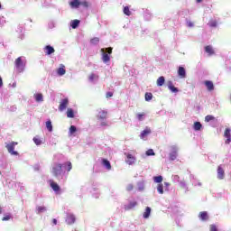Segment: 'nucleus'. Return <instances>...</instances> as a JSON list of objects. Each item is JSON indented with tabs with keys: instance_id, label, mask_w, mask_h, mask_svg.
Here are the masks:
<instances>
[{
	"instance_id": "f257e3e1",
	"label": "nucleus",
	"mask_w": 231,
	"mask_h": 231,
	"mask_svg": "<svg viewBox=\"0 0 231 231\" xmlns=\"http://www.w3.org/2000/svg\"><path fill=\"white\" fill-rule=\"evenodd\" d=\"M101 51V60L104 64H107L111 60V53H113V49L111 47L103 48L100 50Z\"/></svg>"
},
{
	"instance_id": "f03ea898",
	"label": "nucleus",
	"mask_w": 231,
	"mask_h": 231,
	"mask_svg": "<svg viewBox=\"0 0 231 231\" xmlns=\"http://www.w3.org/2000/svg\"><path fill=\"white\" fill-rule=\"evenodd\" d=\"M51 172L55 178L61 177L62 179V175L64 174V171H62V164L54 162L51 166Z\"/></svg>"
},
{
	"instance_id": "7ed1b4c3",
	"label": "nucleus",
	"mask_w": 231,
	"mask_h": 231,
	"mask_svg": "<svg viewBox=\"0 0 231 231\" xmlns=\"http://www.w3.org/2000/svg\"><path fill=\"white\" fill-rule=\"evenodd\" d=\"M96 116L97 119L100 122L101 127H107V121H106V118H107V111L97 109V114Z\"/></svg>"
},
{
	"instance_id": "20e7f679",
	"label": "nucleus",
	"mask_w": 231,
	"mask_h": 231,
	"mask_svg": "<svg viewBox=\"0 0 231 231\" xmlns=\"http://www.w3.org/2000/svg\"><path fill=\"white\" fill-rule=\"evenodd\" d=\"M14 67L18 73H23L26 68V59L24 57H19L14 60Z\"/></svg>"
},
{
	"instance_id": "39448f33",
	"label": "nucleus",
	"mask_w": 231,
	"mask_h": 231,
	"mask_svg": "<svg viewBox=\"0 0 231 231\" xmlns=\"http://www.w3.org/2000/svg\"><path fill=\"white\" fill-rule=\"evenodd\" d=\"M15 145H17V142H11L5 145V148L11 156H19V152L14 151Z\"/></svg>"
},
{
	"instance_id": "423d86ee",
	"label": "nucleus",
	"mask_w": 231,
	"mask_h": 231,
	"mask_svg": "<svg viewBox=\"0 0 231 231\" xmlns=\"http://www.w3.org/2000/svg\"><path fill=\"white\" fill-rule=\"evenodd\" d=\"M171 152H170V160H171V162H174V160H176V158H178V151L179 148L176 145H173L171 147Z\"/></svg>"
},
{
	"instance_id": "0eeeda50",
	"label": "nucleus",
	"mask_w": 231,
	"mask_h": 231,
	"mask_svg": "<svg viewBox=\"0 0 231 231\" xmlns=\"http://www.w3.org/2000/svg\"><path fill=\"white\" fill-rule=\"evenodd\" d=\"M50 187L52 189V190L55 191V194H60V186L57 184V182H54L53 180H49Z\"/></svg>"
},
{
	"instance_id": "6e6552de",
	"label": "nucleus",
	"mask_w": 231,
	"mask_h": 231,
	"mask_svg": "<svg viewBox=\"0 0 231 231\" xmlns=\"http://www.w3.org/2000/svg\"><path fill=\"white\" fill-rule=\"evenodd\" d=\"M126 156L125 162L127 165H134L136 162V157L133 156L131 153H125Z\"/></svg>"
},
{
	"instance_id": "1a4fd4ad",
	"label": "nucleus",
	"mask_w": 231,
	"mask_h": 231,
	"mask_svg": "<svg viewBox=\"0 0 231 231\" xmlns=\"http://www.w3.org/2000/svg\"><path fill=\"white\" fill-rule=\"evenodd\" d=\"M69 105V100L68 98H64L60 101L59 106V111H65V109Z\"/></svg>"
},
{
	"instance_id": "9d476101",
	"label": "nucleus",
	"mask_w": 231,
	"mask_h": 231,
	"mask_svg": "<svg viewBox=\"0 0 231 231\" xmlns=\"http://www.w3.org/2000/svg\"><path fill=\"white\" fill-rule=\"evenodd\" d=\"M151 133H152V130H151V128H149V127H146V129H144L140 134L141 140H147V136H149V134H151Z\"/></svg>"
},
{
	"instance_id": "9b49d317",
	"label": "nucleus",
	"mask_w": 231,
	"mask_h": 231,
	"mask_svg": "<svg viewBox=\"0 0 231 231\" xmlns=\"http://www.w3.org/2000/svg\"><path fill=\"white\" fill-rule=\"evenodd\" d=\"M76 219L77 218L75 217V215L69 213L67 215L66 223H67V225H73V223H75Z\"/></svg>"
},
{
	"instance_id": "f8f14e48",
	"label": "nucleus",
	"mask_w": 231,
	"mask_h": 231,
	"mask_svg": "<svg viewBox=\"0 0 231 231\" xmlns=\"http://www.w3.org/2000/svg\"><path fill=\"white\" fill-rule=\"evenodd\" d=\"M45 55H51L55 53V49L51 45H47L44 47Z\"/></svg>"
},
{
	"instance_id": "ddd939ff",
	"label": "nucleus",
	"mask_w": 231,
	"mask_h": 231,
	"mask_svg": "<svg viewBox=\"0 0 231 231\" xmlns=\"http://www.w3.org/2000/svg\"><path fill=\"white\" fill-rule=\"evenodd\" d=\"M137 190L139 192H143L145 190V180H140L137 182Z\"/></svg>"
},
{
	"instance_id": "4468645a",
	"label": "nucleus",
	"mask_w": 231,
	"mask_h": 231,
	"mask_svg": "<svg viewBox=\"0 0 231 231\" xmlns=\"http://www.w3.org/2000/svg\"><path fill=\"white\" fill-rule=\"evenodd\" d=\"M217 179L225 180V170H223V167L221 166H218L217 168Z\"/></svg>"
},
{
	"instance_id": "2eb2a0df",
	"label": "nucleus",
	"mask_w": 231,
	"mask_h": 231,
	"mask_svg": "<svg viewBox=\"0 0 231 231\" xmlns=\"http://www.w3.org/2000/svg\"><path fill=\"white\" fill-rule=\"evenodd\" d=\"M138 205V202L136 201H131L127 205L125 206V210H131L134 208Z\"/></svg>"
},
{
	"instance_id": "dca6fc26",
	"label": "nucleus",
	"mask_w": 231,
	"mask_h": 231,
	"mask_svg": "<svg viewBox=\"0 0 231 231\" xmlns=\"http://www.w3.org/2000/svg\"><path fill=\"white\" fill-rule=\"evenodd\" d=\"M57 74L59 77H63V75H66V69L64 65H60V67L57 69Z\"/></svg>"
},
{
	"instance_id": "f3484780",
	"label": "nucleus",
	"mask_w": 231,
	"mask_h": 231,
	"mask_svg": "<svg viewBox=\"0 0 231 231\" xmlns=\"http://www.w3.org/2000/svg\"><path fill=\"white\" fill-rule=\"evenodd\" d=\"M224 136H225V138H226V143H230V142H231L230 128L226 129V131L224 133Z\"/></svg>"
},
{
	"instance_id": "a211bd4d",
	"label": "nucleus",
	"mask_w": 231,
	"mask_h": 231,
	"mask_svg": "<svg viewBox=\"0 0 231 231\" xmlns=\"http://www.w3.org/2000/svg\"><path fill=\"white\" fill-rule=\"evenodd\" d=\"M179 77H181V79H185L187 77V72L185 71V68L180 67L178 70Z\"/></svg>"
},
{
	"instance_id": "6ab92c4d",
	"label": "nucleus",
	"mask_w": 231,
	"mask_h": 231,
	"mask_svg": "<svg viewBox=\"0 0 231 231\" xmlns=\"http://www.w3.org/2000/svg\"><path fill=\"white\" fill-rule=\"evenodd\" d=\"M205 86L208 88V91H214V83L212 81L206 80Z\"/></svg>"
},
{
	"instance_id": "aec40b11",
	"label": "nucleus",
	"mask_w": 231,
	"mask_h": 231,
	"mask_svg": "<svg viewBox=\"0 0 231 231\" xmlns=\"http://www.w3.org/2000/svg\"><path fill=\"white\" fill-rule=\"evenodd\" d=\"M168 88L170 89V91H171V93H178V88L174 87V85L172 84V81H169L168 82Z\"/></svg>"
},
{
	"instance_id": "412c9836",
	"label": "nucleus",
	"mask_w": 231,
	"mask_h": 231,
	"mask_svg": "<svg viewBox=\"0 0 231 231\" xmlns=\"http://www.w3.org/2000/svg\"><path fill=\"white\" fill-rule=\"evenodd\" d=\"M199 217V219H201V221H208V214L207 213V211L200 212Z\"/></svg>"
},
{
	"instance_id": "4be33fe9",
	"label": "nucleus",
	"mask_w": 231,
	"mask_h": 231,
	"mask_svg": "<svg viewBox=\"0 0 231 231\" xmlns=\"http://www.w3.org/2000/svg\"><path fill=\"white\" fill-rule=\"evenodd\" d=\"M102 165H104L107 171H111V162H109L107 159L102 160Z\"/></svg>"
},
{
	"instance_id": "5701e85b",
	"label": "nucleus",
	"mask_w": 231,
	"mask_h": 231,
	"mask_svg": "<svg viewBox=\"0 0 231 231\" xmlns=\"http://www.w3.org/2000/svg\"><path fill=\"white\" fill-rule=\"evenodd\" d=\"M69 5L71 8H79L80 6V0H72Z\"/></svg>"
},
{
	"instance_id": "b1692460",
	"label": "nucleus",
	"mask_w": 231,
	"mask_h": 231,
	"mask_svg": "<svg viewBox=\"0 0 231 231\" xmlns=\"http://www.w3.org/2000/svg\"><path fill=\"white\" fill-rule=\"evenodd\" d=\"M79 24H80L79 20H73L70 22V26L73 28V30H76V28H79Z\"/></svg>"
},
{
	"instance_id": "393cba45",
	"label": "nucleus",
	"mask_w": 231,
	"mask_h": 231,
	"mask_svg": "<svg viewBox=\"0 0 231 231\" xmlns=\"http://www.w3.org/2000/svg\"><path fill=\"white\" fill-rule=\"evenodd\" d=\"M88 80L89 82H97V80H98V75L95 73L90 74L88 77Z\"/></svg>"
},
{
	"instance_id": "a878e982",
	"label": "nucleus",
	"mask_w": 231,
	"mask_h": 231,
	"mask_svg": "<svg viewBox=\"0 0 231 231\" xmlns=\"http://www.w3.org/2000/svg\"><path fill=\"white\" fill-rule=\"evenodd\" d=\"M34 99L37 102H44V97H42V94H41V93L34 94Z\"/></svg>"
},
{
	"instance_id": "bb28decb",
	"label": "nucleus",
	"mask_w": 231,
	"mask_h": 231,
	"mask_svg": "<svg viewBox=\"0 0 231 231\" xmlns=\"http://www.w3.org/2000/svg\"><path fill=\"white\" fill-rule=\"evenodd\" d=\"M203 128V125H201L199 122H195L193 125L194 131H201Z\"/></svg>"
},
{
	"instance_id": "cd10ccee",
	"label": "nucleus",
	"mask_w": 231,
	"mask_h": 231,
	"mask_svg": "<svg viewBox=\"0 0 231 231\" xmlns=\"http://www.w3.org/2000/svg\"><path fill=\"white\" fill-rule=\"evenodd\" d=\"M150 216H151V208L146 207L145 211L143 215V217H144V219H149Z\"/></svg>"
},
{
	"instance_id": "c85d7f7f",
	"label": "nucleus",
	"mask_w": 231,
	"mask_h": 231,
	"mask_svg": "<svg viewBox=\"0 0 231 231\" xmlns=\"http://www.w3.org/2000/svg\"><path fill=\"white\" fill-rule=\"evenodd\" d=\"M46 210H48V208L44 206H38L36 208L37 214H42L43 212H46Z\"/></svg>"
},
{
	"instance_id": "c756f323",
	"label": "nucleus",
	"mask_w": 231,
	"mask_h": 231,
	"mask_svg": "<svg viewBox=\"0 0 231 231\" xmlns=\"http://www.w3.org/2000/svg\"><path fill=\"white\" fill-rule=\"evenodd\" d=\"M205 51H206V53H208L209 55H214V49L210 45H208L205 47Z\"/></svg>"
},
{
	"instance_id": "7c9ffc66",
	"label": "nucleus",
	"mask_w": 231,
	"mask_h": 231,
	"mask_svg": "<svg viewBox=\"0 0 231 231\" xmlns=\"http://www.w3.org/2000/svg\"><path fill=\"white\" fill-rule=\"evenodd\" d=\"M165 84V78L163 76H161L158 79H157V86L162 87Z\"/></svg>"
},
{
	"instance_id": "2f4dec72",
	"label": "nucleus",
	"mask_w": 231,
	"mask_h": 231,
	"mask_svg": "<svg viewBox=\"0 0 231 231\" xmlns=\"http://www.w3.org/2000/svg\"><path fill=\"white\" fill-rule=\"evenodd\" d=\"M67 116L68 118H75V113L73 112V109L68 108Z\"/></svg>"
},
{
	"instance_id": "473e14b6",
	"label": "nucleus",
	"mask_w": 231,
	"mask_h": 231,
	"mask_svg": "<svg viewBox=\"0 0 231 231\" xmlns=\"http://www.w3.org/2000/svg\"><path fill=\"white\" fill-rule=\"evenodd\" d=\"M136 119H137L139 122H143V120H145V113L137 114V115H136Z\"/></svg>"
},
{
	"instance_id": "72a5a7b5",
	"label": "nucleus",
	"mask_w": 231,
	"mask_h": 231,
	"mask_svg": "<svg viewBox=\"0 0 231 231\" xmlns=\"http://www.w3.org/2000/svg\"><path fill=\"white\" fill-rule=\"evenodd\" d=\"M75 133H77V126L71 125L69 127V134L70 136H73V134H75Z\"/></svg>"
},
{
	"instance_id": "f704fd0d",
	"label": "nucleus",
	"mask_w": 231,
	"mask_h": 231,
	"mask_svg": "<svg viewBox=\"0 0 231 231\" xmlns=\"http://www.w3.org/2000/svg\"><path fill=\"white\" fill-rule=\"evenodd\" d=\"M46 128L48 129L49 133H51L53 131V125H51V121L46 122Z\"/></svg>"
},
{
	"instance_id": "c9c22d12",
	"label": "nucleus",
	"mask_w": 231,
	"mask_h": 231,
	"mask_svg": "<svg viewBox=\"0 0 231 231\" xmlns=\"http://www.w3.org/2000/svg\"><path fill=\"white\" fill-rule=\"evenodd\" d=\"M100 42V39L98 37H95L90 40V43L93 44L94 46H97Z\"/></svg>"
},
{
	"instance_id": "e433bc0d",
	"label": "nucleus",
	"mask_w": 231,
	"mask_h": 231,
	"mask_svg": "<svg viewBox=\"0 0 231 231\" xmlns=\"http://www.w3.org/2000/svg\"><path fill=\"white\" fill-rule=\"evenodd\" d=\"M154 183H162L163 177L162 175L153 177Z\"/></svg>"
},
{
	"instance_id": "4c0bfd02",
	"label": "nucleus",
	"mask_w": 231,
	"mask_h": 231,
	"mask_svg": "<svg viewBox=\"0 0 231 231\" xmlns=\"http://www.w3.org/2000/svg\"><path fill=\"white\" fill-rule=\"evenodd\" d=\"M63 165H64V167L67 166V172H69L71 171V169H73V166L70 162H67Z\"/></svg>"
},
{
	"instance_id": "58836bf2",
	"label": "nucleus",
	"mask_w": 231,
	"mask_h": 231,
	"mask_svg": "<svg viewBox=\"0 0 231 231\" xmlns=\"http://www.w3.org/2000/svg\"><path fill=\"white\" fill-rule=\"evenodd\" d=\"M144 97H145L146 102H150V100H152V93L147 92Z\"/></svg>"
},
{
	"instance_id": "ea45409f",
	"label": "nucleus",
	"mask_w": 231,
	"mask_h": 231,
	"mask_svg": "<svg viewBox=\"0 0 231 231\" xmlns=\"http://www.w3.org/2000/svg\"><path fill=\"white\" fill-rule=\"evenodd\" d=\"M33 142L36 145H41L42 143V141L41 140V138L37 136L33 138Z\"/></svg>"
},
{
	"instance_id": "a19ab883",
	"label": "nucleus",
	"mask_w": 231,
	"mask_h": 231,
	"mask_svg": "<svg viewBox=\"0 0 231 231\" xmlns=\"http://www.w3.org/2000/svg\"><path fill=\"white\" fill-rule=\"evenodd\" d=\"M157 191L159 192V194H163V184H158Z\"/></svg>"
},
{
	"instance_id": "79ce46f5",
	"label": "nucleus",
	"mask_w": 231,
	"mask_h": 231,
	"mask_svg": "<svg viewBox=\"0 0 231 231\" xmlns=\"http://www.w3.org/2000/svg\"><path fill=\"white\" fill-rule=\"evenodd\" d=\"M134 184H128V185H126V188H125V189L127 190V192H131V190H134Z\"/></svg>"
},
{
	"instance_id": "37998d69",
	"label": "nucleus",
	"mask_w": 231,
	"mask_h": 231,
	"mask_svg": "<svg viewBox=\"0 0 231 231\" xmlns=\"http://www.w3.org/2000/svg\"><path fill=\"white\" fill-rule=\"evenodd\" d=\"M79 6H84V8H88L89 4L87 1H79Z\"/></svg>"
},
{
	"instance_id": "c03bdc74",
	"label": "nucleus",
	"mask_w": 231,
	"mask_h": 231,
	"mask_svg": "<svg viewBox=\"0 0 231 231\" xmlns=\"http://www.w3.org/2000/svg\"><path fill=\"white\" fill-rule=\"evenodd\" d=\"M216 117H214L213 116H206L205 117V122H211V120H215Z\"/></svg>"
},
{
	"instance_id": "a18cd8bd",
	"label": "nucleus",
	"mask_w": 231,
	"mask_h": 231,
	"mask_svg": "<svg viewBox=\"0 0 231 231\" xmlns=\"http://www.w3.org/2000/svg\"><path fill=\"white\" fill-rule=\"evenodd\" d=\"M154 150L149 149L146 151V156H154Z\"/></svg>"
},
{
	"instance_id": "49530a36",
	"label": "nucleus",
	"mask_w": 231,
	"mask_h": 231,
	"mask_svg": "<svg viewBox=\"0 0 231 231\" xmlns=\"http://www.w3.org/2000/svg\"><path fill=\"white\" fill-rule=\"evenodd\" d=\"M171 180H172V181H173L174 183H178V182H180V176H178V175H173V176L171 177Z\"/></svg>"
},
{
	"instance_id": "de8ad7c7",
	"label": "nucleus",
	"mask_w": 231,
	"mask_h": 231,
	"mask_svg": "<svg viewBox=\"0 0 231 231\" xmlns=\"http://www.w3.org/2000/svg\"><path fill=\"white\" fill-rule=\"evenodd\" d=\"M124 14H125V15H131V11L129 10V7L128 6H125V8H124Z\"/></svg>"
},
{
	"instance_id": "09e8293b",
	"label": "nucleus",
	"mask_w": 231,
	"mask_h": 231,
	"mask_svg": "<svg viewBox=\"0 0 231 231\" xmlns=\"http://www.w3.org/2000/svg\"><path fill=\"white\" fill-rule=\"evenodd\" d=\"M12 216L10 214L5 215L3 218L2 221H10V219H12Z\"/></svg>"
},
{
	"instance_id": "8fccbe9b",
	"label": "nucleus",
	"mask_w": 231,
	"mask_h": 231,
	"mask_svg": "<svg viewBox=\"0 0 231 231\" xmlns=\"http://www.w3.org/2000/svg\"><path fill=\"white\" fill-rule=\"evenodd\" d=\"M209 230H210V231H217V226H216V225H210Z\"/></svg>"
},
{
	"instance_id": "3c124183",
	"label": "nucleus",
	"mask_w": 231,
	"mask_h": 231,
	"mask_svg": "<svg viewBox=\"0 0 231 231\" xmlns=\"http://www.w3.org/2000/svg\"><path fill=\"white\" fill-rule=\"evenodd\" d=\"M187 26H188L189 28H194V23H193L192 22H190V21H188V22H187Z\"/></svg>"
},
{
	"instance_id": "603ef678",
	"label": "nucleus",
	"mask_w": 231,
	"mask_h": 231,
	"mask_svg": "<svg viewBox=\"0 0 231 231\" xmlns=\"http://www.w3.org/2000/svg\"><path fill=\"white\" fill-rule=\"evenodd\" d=\"M180 187H182L183 189L187 188V184L185 183V181H180Z\"/></svg>"
},
{
	"instance_id": "864d4df0",
	"label": "nucleus",
	"mask_w": 231,
	"mask_h": 231,
	"mask_svg": "<svg viewBox=\"0 0 231 231\" xmlns=\"http://www.w3.org/2000/svg\"><path fill=\"white\" fill-rule=\"evenodd\" d=\"M111 97H113V94L111 92H107L106 93V98H109Z\"/></svg>"
},
{
	"instance_id": "5fc2aeb1",
	"label": "nucleus",
	"mask_w": 231,
	"mask_h": 231,
	"mask_svg": "<svg viewBox=\"0 0 231 231\" xmlns=\"http://www.w3.org/2000/svg\"><path fill=\"white\" fill-rule=\"evenodd\" d=\"M210 26L216 27V22L211 23Z\"/></svg>"
},
{
	"instance_id": "6e6d98bb",
	"label": "nucleus",
	"mask_w": 231,
	"mask_h": 231,
	"mask_svg": "<svg viewBox=\"0 0 231 231\" xmlns=\"http://www.w3.org/2000/svg\"><path fill=\"white\" fill-rule=\"evenodd\" d=\"M190 180H191V181H192V180H196V177H194V175H190Z\"/></svg>"
},
{
	"instance_id": "4d7b16f0",
	"label": "nucleus",
	"mask_w": 231,
	"mask_h": 231,
	"mask_svg": "<svg viewBox=\"0 0 231 231\" xmlns=\"http://www.w3.org/2000/svg\"><path fill=\"white\" fill-rule=\"evenodd\" d=\"M164 185H165V187H170V183L169 182H164Z\"/></svg>"
},
{
	"instance_id": "13d9d810",
	"label": "nucleus",
	"mask_w": 231,
	"mask_h": 231,
	"mask_svg": "<svg viewBox=\"0 0 231 231\" xmlns=\"http://www.w3.org/2000/svg\"><path fill=\"white\" fill-rule=\"evenodd\" d=\"M52 223H53L54 225H57V219L54 218V219L52 220Z\"/></svg>"
},
{
	"instance_id": "bf43d9fd",
	"label": "nucleus",
	"mask_w": 231,
	"mask_h": 231,
	"mask_svg": "<svg viewBox=\"0 0 231 231\" xmlns=\"http://www.w3.org/2000/svg\"><path fill=\"white\" fill-rule=\"evenodd\" d=\"M17 87V83H13V88H16Z\"/></svg>"
},
{
	"instance_id": "052dcab7",
	"label": "nucleus",
	"mask_w": 231,
	"mask_h": 231,
	"mask_svg": "<svg viewBox=\"0 0 231 231\" xmlns=\"http://www.w3.org/2000/svg\"><path fill=\"white\" fill-rule=\"evenodd\" d=\"M201 1H203V0H197V3H201Z\"/></svg>"
},
{
	"instance_id": "680f3d73",
	"label": "nucleus",
	"mask_w": 231,
	"mask_h": 231,
	"mask_svg": "<svg viewBox=\"0 0 231 231\" xmlns=\"http://www.w3.org/2000/svg\"><path fill=\"white\" fill-rule=\"evenodd\" d=\"M198 185H199V187H201V182H199Z\"/></svg>"
},
{
	"instance_id": "e2e57ef3",
	"label": "nucleus",
	"mask_w": 231,
	"mask_h": 231,
	"mask_svg": "<svg viewBox=\"0 0 231 231\" xmlns=\"http://www.w3.org/2000/svg\"><path fill=\"white\" fill-rule=\"evenodd\" d=\"M0 214H3V210H2V208H0Z\"/></svg>"
},
{
	"instance_id": "0e129e2a",
	"label": "nucleus",
	"mask_w": 231,
	"mask_h": 231,
	"mask_svg": "<svg viewBox=\"0 0 231 231\" xmlns=\"http://www.w3.org/2000/svg\"><path fill=\"white\" fill-rule=\"evenodd\" d=\"M192 183H193L194 185H196V182L192 181Z\"/></svg>"
}]
</instances>
